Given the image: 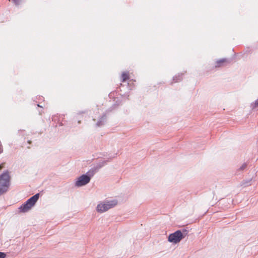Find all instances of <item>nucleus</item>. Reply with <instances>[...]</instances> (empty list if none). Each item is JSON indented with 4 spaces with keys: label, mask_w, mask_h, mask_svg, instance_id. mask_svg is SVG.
I'll use <instances>...</instances> for the list:
<instances>
[{
    "label": "nucleus",
    "mask_w": 258,
    "mask_h": 258,
    "mask_svg": "<svg viewBox=\"0 0 258 258\" xmlns=\"http://www.w3.org/2000/svg\"><path fill=\"white\" fill-rule=\"evenodd\" d=\"M11 176L8 171L0 175V195L8 191L11 185Z\"/></svg>",
    "instance_id": "1"
},
{
    "label": "nucleus",
    "mask_w": 258,
    "mask_h": 258,
    "mask_svg": "<svg viewBox=\"0 0 258 258\" xmlns=\"http://www.w3.org/2000/svg\"><path fill=\"white\" fill-rule=\"evenodd\" d=\"M39 197V194H37L30 198L19 208L20 211L23 213H25L29 211L38 201Z\"/></svg>",
    "instance_id": "2"
},
{
    "label": "nucleus",
    "mask_w": 258,
    "mask_h": 258,
    "mask_svg": "<svg viewBox=\"0 0 258 258\" xmlns=\"http://www.w3.org/2000/svg\"><path fill=\"white\" fill-rule=\"evenodd\" d=\"M117 204V202L116 200L99 204L97 205V211L100 213L104 212L116 206Z\"/></svg>",
    "instance_id": "3"
},
{
    "label": "nucleus",
    "mask_w": 258,
    "mask_h": 258,
    "mask_svg": "<svg viewBox=\"0 0 258 258\" xmlns=\"http://www.w3.org/2000/svg\"><path fill=\"white\" fill-rule=\"evenodd\" d=\"M183 238V234L180 230L170 234L168 236V241L173 243H177Z\"/></svg>",
    "instance_id": "4"
},
{
    "label": "nucleus",
    "mask_w": 258,
    "mask_h": 258,
    "mask_svg": "<svg viewBox=\"0 0 258 258\" xmlns=\"http://www.w3.org/2000/svg\"><path fill=\"white\" fill-rule=\"evenodd\" d=\"M90 180V178L86 175L80 176L76 182L77 186H81L87 184Z\"/></svg>",
    "instance_id": "5"
},
{
    "label": "nucleus",
    "mask_w": 258,
    "mask_h": 258,
    "mask_svg": "<svg viewBox=\"0 0 258 258\" xmlns=\"http://www.w3.org/2000/svg\"><path fill=\"white\" fill-rule=\"evenodd\" d=\"M227 62V60L226 59L223 58V59H219L215 62V67H222V66H223V65L224 63Z\"/></svg>",
    "instance_id": "6"
},
{
    "label": "nucleus",
    "mask_w": 258,
    "mask_h": 258,
    "mask_svg": "<svg viewBox=\"0 0 258 258\" xmlns=\"http://www.w3.org/2000/svg\"><path fill=\"white\" fill-rule=\"evenodd\" d=\"M129 73L128 72H123L121 75V82H125L129 79Z\"/></svg>",
    "instance_id": "7"
},
{
    "label": "nucleus",
    "mask_w": 258,
    "mask_h": 258,
    "mask_svg": "<svg viewBox=\"0 0 258 258\" xmlns=\"http://www.w3.org/2000/svg\"><path fill=\"white\" fill-rule=\"evenodd\" d=\"M13 2L16 5H18L20 4L22 0H12Z\"/></svg>",
    "instance_id": "8"
},
{
    "label": "nucleus",
    "mask_w": 258,
    "mask_h": 258,
    "mask_svg": "<svg viewBox=\"0 0 258 258\" xmlns=\"http://www.w3.org/2000/svg\"><path fill=\"white\" fill-rule=\"evenodd\" d=\"M6 254L5 252H0V258H5Z\"/></svg>",
    "instance_id": "9"
},
{
    "label": "nucleus",
    "mask_w": 258,
    "mask_h": 258,
    "mask_svg": "<svg viewBox=\"0 0 258 258\" xmlns=\"http://www.w3.org/2000/svg\"><path fill=\"white\" fill-rule=\"evenodd\" d=\"M4 165H5V163H2L0 165V170H2L4 167Z\"/></svg>",
    "instance_id": "10"
},
{
    "label": "nucleus",
    "mask_w": 258,
    "mask_h": 258,
    "mask_svg": "<svg viewBox=\"0 0 258 258\" xmlns=\"http://www.w3.org/2000/svg\"><path fill=\"white\" fill-rule=\"evenodd\" d=\"M3 151V147L2 146V145L0 144V154L2 153Z\"/></svg>",
    "instance_id": "11"
},
{
    "label": "nucleus",
    "mask_w": 258,
    "mask_h": 258,
    "mask_svg": "<svg viewBox=\"0 0 258 258\" xmlns=\"http://www.w3.org/2000/svg\"><path fill=\"white\" fill-rule=\"evenodd\" d=\"M245 166H246V165H243L241 168H244L245 167Z\"/></svg>",
    "instance_id": "12"
},
{
    "label": "nucleus",
    "mask_w": 258,
    "mask_h": 258,
    "mask_svg": "<svg viewBox=\"0 0 258 258\" xmlns=\"http://www.w3.org/2000/svg\"><path fill=\"white\" fill-rule=\"evenodd\" d=\"M256 105L258 106V100H257L255 102Z\"/></svg>",
    "instance_id": "13"
}]
</instances>
